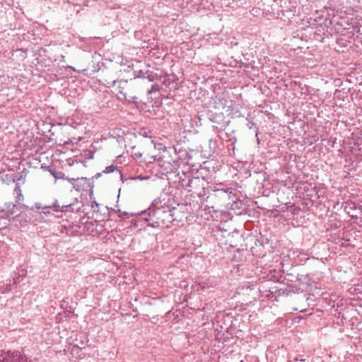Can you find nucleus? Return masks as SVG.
<instances>
[{"mask_svg": "<svg viewBox=\"0 0 362 362\" xmlns=\"http://www.w3.org/2000/svg\"><path fill=\"white\" fill-rule=\"evenodd\" d=\"M175 210V207H170L166 203L154 200L148 210L142 212L144 216L147 214L148 216L142 218L148 222V226L169 228L170 224L176 221L174 218Z\"/></svg>", "mask_w": 362, "mask_h": 362, "instance_id": "f257e3e1", "label": "nucleus"}, {"mask_svg": "<svg viewBox=\"0 0 362 362\" xmlns=\"http://www.w3.org/2000/svg\"><path fill=\"white\" fill-rule=\"evenodd\" d=\"M82 206V202L78 200L77 198H74L70 201H68L65 199V197H63L61 199L60 203L58 200L55 199L52 204H50L49 206H45V208H50L52 210L56 212L73 213L80 211Z\"/></svg>", "mask_w": 362, "mask_h": 362, "instance_id": "f03ea898", "label": "nucleus"}, {"mask_svg": "<svg viewBox=\"0 0 362 362\" xmlns=\"http://www.w3.org/2000/svg\"><path fill=\"white\" fill-rule=\"evenodd\" d=\"M230 194H233V189L230 187L214 189L205 199V202L208 204L206 206L210 207L209 204L218 205L222 202L229 199ZM211 207L214 208V206L211 205Z\"/></svg>", "mask_w": 362, "mask_h": 362, "instance_id": "7ed1b4c3", "label": "nucleus"}, {"mask_svg": "<svg viewBox=\"0 0 362 362\" xmlns=\"http://www.w3.org/2000/svg\"><path fill=\"white\" fill-rule=\"evenodd\" d=\"M187 183V186L185 189L188 192H192V194L197 195L199 198L204 197L206 195V187L209 182L192 175L191 180H188Z\"/></svg>", "mask_w": 362, "mask_h": 362, "instance_id": "20e7f679", "label": "nucleus"}, {"mask_svg": "<svg viewBox=\"0 0 362 362\" xmlns=\"http://www.w3.org/2000/svg\"><path fill=\"white\" fill-rule=\"evenodd\" d=\"M206 118L213 123L212 128L214 131L221 132L229 125L230 120L226 119V116L221 112H214L207 110L206 112Z\"/></svg>", "mask_w": 362, "mask_h": 362, "instance_id": "39448f33", "label": "nucleus"}, {"mask_svg": "<svg viewBox=\"0 0 362 362\" xmlns=\"http://www.w3.org/2000/svg\"><path fill=\"white\" fill-rule=\"evenodd\" d=\"M24 354L16 351H2L0 356V362H30Z\"/></svg>", "mask_w": 362, "mask_h": 362, "instance_id": "423d86ee", "label": "nucleus"}, {"mask_svg": "<svg viewBox=\"0 0 362 362\" xmlns=\"http://www.w3.org/2000/svg\"><path fill=\"white\" fill-rule=\"evenodd\" d=\"M74 187L76 191H85L89 193L90 196L93 195V185L90 179L86 177H78L74 180Z\"/></svg>", "mask_w": 362, "mask_h": 362, "instance_id": "0eeeda50", "label": "nucleus"}, {"mask_svg": "<svg viewBox=\"0 0 362 362\" xmlns=\"http://www.w3.org/2000/svg\"><path fill=\"white\" fill-rule=\"evenodd\" d=\"M269 293L267 294V297L270 296H288L291 292L288 288L286 286L283 281L279 284V286H274L269 288Z\"/></svg>", "mask_w": 362, "mask_h": 362, "instance_id": "6e6552de", "label": "nucleus"}, {"mask_svg": "<svg viewBox=\"0 0 362 362\" xmlns=\"http://www.w3.org/2000/svg\"><path fill=\"white\" fill-rule=\"evenodd\" d=\"M156 78L157 74L151 71L147 70L146 71H144L143 70H139L135 75L134 79L139 80V84H143L146 81V80L148 81V83H150L154 81Z\"/></svg>", "mask_w": 362, "mask_h": 362, "instance_id": "1a4fd4ad", "label": "nucleus"}, {"mask_svg": "<svg viewBox=\"0 0 362 362\" xmlns=\"http://www.w3.org/2000/svg\"><path fill=\"white\" fill-rule=\"evenodd\" d=\"M298 279V274L294 272L286 273L283 279V283L288 288L291 293L297 292V289L293 288L295 284H297Z\"/></svg>", "mask_w": 362, "mask_h": 362, "instance_id": "9d476101", "label": "nucleus"}, {"mask_svg": "<svg viewBox=\"0 0 362 362\" xmlns=\"http://www.w3.org/2000/svg\"><path fill=\"white\" fill-rule=\"evenodd\" d=\"M178 78L176 75H166L163 80V84L171 90H176L179 88L177 83Z\"/></svg>", "mask_w": 362, "mask_h": 362, "instance_id": "9b49d317", "label": "nucleus"}, {"mask_svg": "<svg viewBox=\"0 0 362 362\" xmlns=\"http://www.w3.org/2000/svg\"><path fill=\"white\" fill-rule=\"evenodd\" d=\"M192 174H194V169L190 171V168L189 167L187 168V170L177 172V176L178 177V182L184 189L187 186V182H188V180H191Z\"/></svg>", "mask_w": 362, "mask_h": 362, "instance_id": "f8f14e48", "label": "nucleus"}, {"mask_svg": "<svg viewBox=\"0 0 362 362\" xmlns=\"http://www.w3.org/2000/svg\"><path fill=\"white\" fill-rule=\"evenodd\" d=\"M127 81H117L113 80L112 81H107L105 80V85L108 87H114L116 86V84H118L117 88H118V93L121 94L124 99H127L126 93L124 92V86H126Z\"/></svg>", "mask_w": 362, "mask_h": 362, "instance_id": "ddd939ff", "label": "nucleus"}, {"mask_svg": "<svg viewBox=\"0 0 362 362\" xmlns=\"http://www.w3.org/2000/svg\"><path fill=\"white\" fill-rule=\"evenodd\" d=\"M13 214V213L11 211H8L4 214V215L0 216V225L5 228L10 224L11 219L13 221H15L22 216V214H21L18 216L11 217Z\"/></svg>", "mask_w": 362, "mask_h": 362, "instance_id": "4468645a", "label": "nucleus"}, {"mask_svg": "<svg viewBox=\"0 0 362 362\" xmlns=\"http://www.w3.org/2000/svg\"><path fill=\"white\" fill-rule=\"evenodd\" d=\"M192 175L193 176L201 177L206 182H209V180L211 177L210 170L204 165H200V168L196 171H194V174Z\"/></svg>", "mask_w": 362, "mask_h": 362, "instance_id": "2eb2a0df", "label": "nucleus"}, {"mask_svg": "<svg viewBox=\"0 0 362 362\" xmlns=\"http://www.w3.org/2000/svg\"><path fill=\"white\" fill-rule=\"evenodd\" d=\"M293 288L297 289V292L300 290L301 286H310V278L308 274H298L297 284H295Z\"/></svg>", "mask_w": 362, "mask_h": 362, "instance_id": "dca6fc26", "label": "nucleus"}, {"mask_svg": "<svg viewBox=\"0 0 362 362\" xmlns=\"http://www.w3.org/2000/svg\"><path fill=\"white\" fill-rule=\"evenodd\" d=\"M13 194L16 198V202L21 204V202L24 199V197L22 194V191L19 183L16 184V187L13 190Z\"/></svg>", "mask_w": 362, "mask_h": 362, "instance_id": "f3484780", "label": "nucleus"}, {"mask_svg": "<svg viewBox=\"0 0 362 362\" xmlns=\"http://www.w3.org/2000/svg\"><path fill=\"white\" fill-rule=\"evenodd\" d=\"M178 163V160H173V164H171L170 162L163 161L162 166H164L165 164L169 165V167H165V170H167L168 173H176L177 170V167L179 166Z\"/></svg>", "mask_w": 362, "mask_h": 362, "instance_id": "a211bd4d", "label": "nucleus"}, {"mask_svg": "<svg viewBox=\"0 0 362 362\" xmlns=\"http://www.w3.org/2000/svg\"><path fill=\"white\" fill-rule=\"evenodd\" d=\"M49 206V205H42L41 203L37 202L35 204L34 206H32L30 207H29L25 204H21V208L25 209H30L31 211H34L35 209H42V210L51 209L50 208H44L45 206Z\"/></svg>", "mask_w": 362, "mask_h": 362, "instance_id": "6ab92c4d", "label": "nucleus"}, {"mask_svg": "<svg viewBox=\"0 0 362 362\" xmlns=\"http://www.w3.org/2000/svg\"><path fill=\"white\" fill-rule=\"evenodd\" d=\"M48 171L56 179H62L64 177V173L62 171L57 170L53 166H48Z\"/></svg>", "mask_w": 362, "mask_h": 362, "instance_id": "aec40b11", "label": "nucleus"}, {"mask_svg": "<svg viewBox=\"0 0 362 362\" xmlns=\"http://www.w3.org/2000/svg\"><path fill=\"white\" fill-rule=\"evenodd\" d=\"M291 84L292 85H294L295 86H297L301 91V94H308L309 93V88L310 87L308 86L307 85H302L301 83L300 82H298V81H293L291 82Z\"/></svg>", "mask_w": 362, "mask_h": 362, "instance_id": "412c9836", "label": "nucleus"}, {"mask_svg": "<svg viewBox=\"0 0 362 362\" xmlns=\"http://www.w3.org/2000/svg\"><path fill=\"white\" fill-rule=\"evenodd\" d=\"M139 134L143 137H151V136H148V134L151 133L146 128H143V129H141L139 132H138Z\"/></svg>", "mask_w": 362, "mask_h": 362, "instance_id": "4be33fe9", "label": "nucleus"}, {"mask_svg": "<svg viewBox=\"0 0 362 362\" xmlns=\"http://www.w3.org/2000/svg\"><path fill=\"white\" fill-rule=\"evenodd\" d=\"M117 169V167L114 165H111L109 166H107L105 169L103 171L104 173L108 174L113 173Z\"/></svg>", "mask_w": 362, "mask_h": 362, "instance_id": "5701e85b", "label": "nucleus"}, {"mask_svg": "<svg viewBox=\"0 0 362 362\" xmlns=\"http://www.w3.org/2000/svg\"><path fill=\"white\" fill-rule=\"evenodd\" d=\"M159 90V88L157 85H151V87L150 89H148L146 90V93L148 95L151 94L152 93H155Z\"/></svg>", "mask_w": 362, "mask_h": 362, "instance_id": "b1692460", "label": "nucleus"}, {"mask_svg": "<svg viewBox=\"0 0 362 362\" xmlns=\"http://www.w3.org/2000/svg\"><path fill=\"white\" fill-rule=\"evenodd\" d=\"M229 108H230L229 114L231 115L232 117H237V114L239 112L238 107L229 106Z\"/></svg>", "mask_w": 362, "mask_h": 362, "instance_id": "393cba45", "label": "nucleus"}, {"mask_svg": "<svg viewBox=\"0 0 362 362\" xmlns=\"http://www.w3.org/2000/svg\"><path fill=\"white\" fill-rule=\"evenodd\" d=\"M117 213H118V216L119 218H123V217L129 218V214L127 211H122L120 209H119L117 211Z\"/></svg>", "mask_w": 362, "mask_h": 362, "instance_id": "a878e982", "label": "nucleus"}, {"mask_svg": "<svg viewBox=\"0 0 362 362\" xmlns=\"http://www.w3.org/2000/svg\"><path fill=\"white\" fill-rule=\"evenodd\" d=\"M249 129H255V134H256V136H257V134H258V127L256 126V124L252 122H250L249 124H247Z\"/></svg>", "mask_w": 362, "mask_h": 362, "instance_id": "bb28decb", "label": "nucleus"}, {"mask_svg": "<svg viewBox=\"0 0 362 362\" xmlns=\"http://www.w3.org/2000/svg\"><path fill=\"white\" fill-rule=\"evenodd\" d=\"M98 207H99V204L97 203V202L95 200L93 201L91 203V208L93 209V211H96L95 208L98 209ZM97 211H98V209H97Z\"/></svg>", "mask_w": 362, "mask_h": 362, "instance_id": "cd10ccee", "label": "nucleus"}, {"mask_svg": "<svg viewBox=\"0 0 362 362\" xmlns=\"http://www.w3.org/2000/svg\"><path fill=\"white\" fill-rule=\"evenodd\" d=\"M127 100V98L126 99ZM129 102H132L135 104L139 103V98L136 96L130 97L129 99H128Z\"/></svg>", "mask_w": 362, "mask_h": 362, "instance_id": "c85d7f7f", "label": "nucleus"}, {"mask_svg": "<svg viewBox=\"0 0 362 362\" xmlns=\"http://www.w3.org/2000/svg\"><path fill=\"white\" fill-rule=\"evenodd\" d=\"M216 141L214 140V139H210L209 140V147L211 148H216Z\"/></svg>", "mask_w": 362, "mask_h": 362, "instance_id": "c756f323", "label": "nucleus"}, {"mask_svg": "<svg viewBox=\"0 0 362 362\" xmlns=\"http://www.w3.org/2000/svg\"><path fill=\"white\" fill-rule=\"evenodd\" d=\"M132 156L136 158V159H139L142 157V153H140V152H135L134 153V154L132 155Z\"/></svg>", "mask_w": 362, "mask_h": 362, "instance_id": "7c9ffc66", "label": "nucleus"}, {"mask_svg": "<svg viewBox=\"0 0 362 362\" xmlns=\"http://www.w3.org/2000/svg\"><path fill=\"white\" fill-rule=\"evenodd\" d=\"M303 298H305V300L308 302V305H310V300L313 301V298L309 295L308 297H306V295L303 296Z\"/></svg>", "mask_w": 362, "mask_h": 362, "instance_id": "2f4dec72", "label": "nucleus"}, {"mask_svg": "<svg viewBox=\"0 0 362 362\" xmlns=\"http://www.w3.org/2000/svg\"><path fill=\"white\" fill-rule=\"evenodd\" d=\"M228 141H230L233 144H234L237 141V139L235 136L229 137Z\"/></svg>", "mask_w": 362, "mask_h": 362, "instance_id": "473e14b6", "label": "nucleus"}, {"mask_svg": "<svg viewBox=\"0 0 362 362\" xmlns=\"http://www.w3.org/2000/svg\"><path fill=\"white\" fill-rule=\"evenodd\" d=\"M151 158L153 159V160H157L158 161H161V158L160 157L157 158L156 156H151Z\"/></svg>", "mask_w": 362, "mask_h": 362, "instance_id": "72a5a7b5", "label": "nucleus"}, {"mask_svg": "<svg viewBox=\"0 0 362 362\" xmlns=\"http://www.w3.org/2000/svg\"><path fill=\"white\" fill-rule=\"evenodd\" d=\"M49 209H47V210H43L41 213H43L45 215H47V214H50V211H49Z\"/></svg>", "mask_w": 362, "mask_h": 362, "instance_id": "f704fd0d", "label": "nucleus"}, {"mask_svg": "<svg viewBox=\"0 0 362 362\" xmlns=\"http://www.w3.org/2000/svg\"><path fill=\"white\" fill-rule=\"evenodd\" d=\"M118 172H119V175H120L121 176H122V173L121 170H118Z\"/></svg>", "mask_w": 362, "mask_h": 362, "instance_id": "c9c22d12", "label": "nucleus"}, {"mask_svg": "<svg viewBox=\"0 0 362 362\" xmlns=\"http://www.w3.org/2000/svg\"><path fill=\"white\" fill-rule=\"evenodd\" d=\"M137 178H139V179H140V177H132V180H136Z\"/></svg>", "mask_w": 362, "mask_h": 362, "instance_id": "e433bc0d", "label": "nucleus"}, {"mask_svg": "<svg viewBox=\"0 0 362 362\" xmlns=\"http://www.w3.org/2000/svg\"><path fill=\"white\" fill-rule=\"evenodd\" d=\"M100 173H98L96 177H100Z\"/></svg>", "mask_w": 362, "mask_h": 362, "instance_id": "4c0bfd02", "label": "nucleus"}, {"mask_svg": "<svg viewBox=\"0 0 362 362\" xmlns=\"http://www.w3.org/2000/svg\"><path fill=\"white\" fill-rule=\"evenodd\" d=\"M226 135L228 137H229V135H228V133H226Z\"/></svg>", "mask_w": 362, "mask_h": 362, "instance_id": "58836bf2", "label": "nucleus"}]
</instances>
